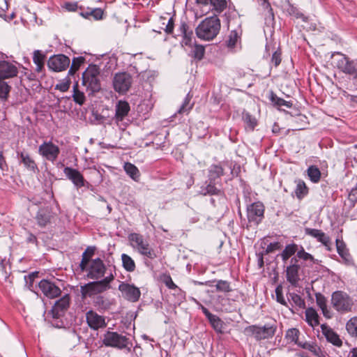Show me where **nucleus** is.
I'll return each instance as SVG.
<instances>
[{
	"label": "nucleus",
	"instance_id": "obj_1",
	"mask_svg": "<svg viewBox=\"0 0 357 357\" xmlns=\"http://www.w3.org/2000/svg\"><path fill=\"white\" fill-rule=\"evenodd\" d=\"M220 27V20L216 15L206 17L196 28V35L202 40H211L217 36Z\"/></svg>",
	"mask_w": 357,
	"mask_h": 357
},
{
	"label": "nucleus",
	"instance_id": "obj_2",
	"mask_svg": "<svg viewBox=\"0 0 357 357\" xmlns=\"http://www.w3.org/2000/svg\"><path fill=\"white\" fill-rule=\"evenodd\" d=\"M277 324L275 321L266 323L263 326L251 325L245 328L244 334L248 337H254L257 341L272 338L276 332Z\"/></svg>",
	"mask_w": 357,
	"mask_h": 357
},
{
	"label": "nucleus",
	"instance_id": "obj_3",
	"mask_svg": "<svg viewBox=\"0 0 357 357\" xmlns=\"http://www.w3.org/2000/svg\"><path fill=\"white\" fill-rule=\"evenodd\" d=\"M128 240L130 243V246L141 255L145 256L150 259H153L158 257L154 249L150 246L149 243L144 238L143 235L138 233H131L128 235Z\"/></svg>",
	"mask_w": 357,
	"mask_h": 357
},
{
	"label": "nucleus",
	"instance_id": "obj_4",
	"mask_svg": "<svg viewBox=\"0 0 357 357\" xmlns=\"http://www.w3.org/2000/svg\"><path fill=\"white\" fill-rule=\"evenodd\" d=\"M332 63L334 67L344 74L357 78V64L345 54L336 52L332 54Z\"/></svg>",
	"mask_w": 357,
	"mask_h": 357
},
{
	"label": "nucleus",
	"instance_id": "obj_5",
	"mask_svg": "<svg viewBox=\"0 0 357 357\" xmlns=\"http://www.w3.org/2000/svg\"><path fill=\"white\" fill-rule=\"evenodd\" d=\"M100 69L96 65H89L82 73V85L92 93L100 89Z\"/></svg>",
	"mask_w": 357,
	"mask_h": 357
},
{
	"label": "nucleus",
	"instance_id": "obj_6",
	"mask_svg": "<svg viewBox=\"0 0 357 357\" xmlns=\"http://www.w3.org/2000/svg\"><path fill=\"white\" fill-rule=\"evenodd\" d=\"M331 303L334 309L341 313L351 312L354 305L352 298L342 291H336L333 293Z\"/></svg>",
	"mask_w": 357,
	"mask_h": 357
},
{
	"label": "nucleus",
	"instance_id": "obj_7",
	"mask_svg": "<svg viewBox=\"0 0 357 357\" xmlns=\"http://www.w3.org/2000/svg\"><path fill=\"white\" fill-rule=\"evenodd\" d=\"M102 343L106 347L123 349L128 347L129 339L117 332L107 331L103 335Z\"/></svg>",
	"mask_w": 357,
	"mask_h": 357
},
{
	"label": "nucleus",
	"instance_id": "obj_8",
	"mask_svg": "<svg viewBox=\"0 0 357 357\" xmlns=\"http://www.w3.org/2000/svg\"><path fill=\"white\" fill-rule=\"evenodd\" d=\"M132 84V77L127 72L117 73L114 75L112 84L116 92L120 94L126 93Z\"/></svg>",
	"mask_w": 357,
	"mask_h": 357
},
{
	"label": "nucleus",
	"instance_id": "obj_9",
	"mask_svg": "<svg viewBox=\"0 0 357 357\" xmlns=\"http://www.w3.org/2000/svg\"><path fill=\"white\" fill-rule=\"evenodd\" d=\"M304 267V264L298 263V259L295 257H291L289 260V264L286 267V279L292 286L297 287L301 280L300 271L301 267Z\"/></svg>",
	"mask_w": 357,
	"mask_h": 357
},
{
	"label": "nucleus",
	"instance_id": "obj_10",
	"mask_svg": "<svg viewBox=\"0 0 357 357\" xmlns=\"http://www.w3.org/2000/svg\"><path fill=\"white\" fill-rule=\"evenodd\" d=\"M38 153L46 160L54 163L60 154V149L52 141L44 142L38 147Z\"/></svg>",
	"mask_w": 357,
	"mask_h": 357
},
{
	"label": "nucleus",
	"instance_id": "obj_11",
	"mask_svg": "<svg viewBox=\"0 0 357 357\" xmlns=\"http://www.w3.org/2000/svg\"><path fill=\"white\" fill-rule=\"evenodd\" d=\"M264 214V206L260 202H256L250 204L247 208V217L249 223L258 225L263 220Z\"/></svg>",
	"mask_w": 357,
	"mask_h": 357
},
{
	"label": "nucleus",
	"instance_id": "obj_12",
	"mask_svg": "<svg viewBox=\"0 0 357 357\" xmlns=\"http://www.w3.org/2000/svg\"><path fill=\"white\" fill-rule=\"evenodd\" d=\"M70 65V59L64 54L54 55L49 58L47 67L54 72L65 70Z\"/></svg>",
	"mask_w": 357,
	"mask_h": 357
},
{
	"label": "nucleus",
	"instance_id": "obj_13",
	"mask_svg": "<svg viewBox=\"0 0 357 357\" xmlns=\"http://www.w3.org/2000/svg\"><path fill=\"white\" fill-rule=\"evenodd\" d=\"M109 289L105 283L102 280H98L94 282H90L84 286L81 287V293L84 297L96 295L98 294L102 293L106 290Z\"/></svg>",
	"mask_w": 357,
	"mask_h": 357
},
{
	"label": "nucleus",
	"instance_id": "obj_14",
	"mask_svg": "<svg viewBox=\"0 0 357 357\" xmlns=\"http://www.w3.org/2000/svg\"><path fill=\"white\" fill-rule=\"evenodd\" d=\"M119 290L122 293L123 296L130 302L138 301L141 296L139 289L133 284L121 282L119 285Z\"/></svg>",
	"mask_w": 357,
	"mask_h": 357
},
{
	"label": "nucleus",
	"instance_id": "obj_15",
	"mask_svg": "<svg viewBox=\"0 0 357 357\" xmlns=\"http://www.w3.org/2000/svg\"><path fill=\"white\" fill-rule=\"evenodd\" d=\"M38 287L44 296L53 299L59 297L61 294L60 288L54 282L49 280L43 279L38 283Z\"/></svg>",
	"mask_w": 357,
	"mask_h": 357
},
{
	"label": "nucleus",
	"instance_id": "obj_16",
	"mask_svg": "<svg viewBox=\"0 0 357 357\" xmlns=\"http://www.w3.org/2000/svg\"><path fill=\"white\" fill-rule=\"evenodd\" d=\"M86 321L89 327L94 331L103 328L107 326L105 317L92 310L86 313Z\"/></svg>",
	"mask_w": 357,
	"mask_h": 357
},
{
	"label": "nucleus",
	"instance_id": "obj_17",
	"mask_svg": "<svg viewBox=\"0 0 357 357\" xmlns=\"http://www.w3.org/2000/svg\"><path fill=\"white\" fill-rule=\"evenodd\" d=\"M70 300L69 294H66L56 301L50 310V314H52L53 318L58 319L63 315L65 311L69 307Z\"/></svg>",
	"mask_w": 357,
	"mask_h": 357
},
{
	"label": "nucleus",
	"instance_id": "obj_18",
	"mask_svg": "<svg viewBox=\"0 0 357 357\" xmlns=\"http://www.w3.org/2000/svg\"><path fill=\"white\" fill-rule=\"evenodd\" d=\"M106 267L100 258H96L92 260L88 276L91 279L98 280L102 278L105 273Z\"/></svg>",
	"mask_w": 357,
	"mask_h": 357
},
{
	"label": "nucleus",
	"instance_id": "obj_19",
	"mask_svg": "<svg viewBox=\"0 0 357 357\" xmlns=\"http://www.w3.org/2000/svg\"><path fill=\"white\" fill-rule=\"evenodd\" d=\"M178 36L183 37L182 44L186 46L192 47L193 43V31L185 22H181L178 28Z\"/></svg>",
	"mask_w": 357,
	"mask_h": 357
},
{
	"label": "nucleus",
	"instance_id": "obj_20",
	"mask_svg": "<svg viewBox=\"0 0 357 357\" xmlns=\"http://www.w3.org/2000/svg\"><path fill=\"white\" fill-rule=\"evenodd\" d=\"M52 218L53 213L52 209L49 207H43L38 211L35 218L39 227H45L51 222Z\"/></svg>",
	"mask_w": 357,
	"mask_h": 357
},
{
	"label": "nucleus",
	"instance_id": "obj_21",
	"mask_svg": "<svg viewBox=\"0 0 357 357\" xmlns=\"http://www.w3.org/2000/svg\"><path fill=\"white\" fill-rule=\"evenodd\" d=\"M321 329L323 335L328 342L339 347L342 345V341L340 338L339 335L327 324H321Z\"/></svg>",
	"mask_w": 357,
	"mask_h": 357
},
{
	"label": "nucleus",
	"instance_id": "obj_22",
	"mask_svg": "<svg viewBox=\"0 0 357 357\" xmlns=\"http://www.w3.org/2000/svg\"><path fill=\"white\" fill-rule=\"evenodd\" d=\"M18 73L17 68L6 61H0V79L15 77Z\"/></svg>",
	"mask_w": 357,
	"mask_h": 357
},
{
	"label": "nucleus",
	"instance_id": "obj_23",
	"mask_svg": "<svg viewBox=\"0 0 357 357\" xmlns=\"http://www.w3.org/2000/svg\"><path fill=\"white\" fill-rule=\"evenodd\" d=\"M335 244L337 252L344 261V264L347 266L353 265L354 260L343 240L337 238L335 241Z\"/></svg>",
	"mask_w": 357,
	"mask_h": 357
},
{
	"label": "nucleus",
	"instance_id": "obj_24",
	"mask_svg": "<svg viewBox=\"0 0 357 357\" xmlns=\"http://www.w3.org/2000/svg\"><path fill=\"white\" fill-rule=\"evenodd\" d=\"M130 109V105L125 100H119L115 107V121L119 122L128 114Z\"/></svg>",
	"mask_w": 357,
	"mask_h": 357
},
{
	"label": "nucleus",
	"instance_id": "obj_25",
	"mask_svg": "<svg viewBox=\"0 0 357 357\" xmlns=\"http://www.w3.org/2000/svg\"><path fill=\"white\" fill-rule=\"evenodd\" d=\"M294 257L296 258L298 261L303 260L305 263L304 266L308 265L312 266L317 263V259H315L311 254L305 252L302 245L298 247V252Z\"/></svg>",
	"mask_w": 357,
	"mask_h": 357
},
{
	"label": "nucleus",
	"instance_id": "obj_26",
	"mask_svg": "<svg viewBox=\"0 0 357 357\" xmlns=\"http://www.w3.org/2000/svg\"><path fill=\"white\" fill-rule=\"evenodd\" d=\"M198 192L204 196L219 195L221 191L217 188L212 180L204 181L200 186Z\"/></svg>",
	"mask_w": 357,
	"mask_h": 357
},
{
	"label": "nucleus",
	"instance_id": "obj_27",
	"mask_svg": "<svg viewBox=\"0 0 357 357\" xmlns=\"http://www.w3.org/2000/svg\"><path fill=\"white\" fill-rule=\"evenodd\" d=\"M298 247L294 243L287 244L282 252L278 255V257H280L282 261L286 264L289 259L290 260L291 257H294L295 254L296 255Z\"/></svg>",
	"mask_w": 357,
	"mask_h": 357
},
{
	"label": "nucleus",
	"instance_id": "obj_28",
	"mask_svg": "<svg viewBox=\"0 0 357 357\" xmlns=\"http://www.w3.org/2000/svg\"><path fill=\"white\" fill-rule=\"evenodd\" d=\"M20 162L29 170L35 172L38 170V167L33 159L26 152L17 153Z\"/></svg>",
	"mask_w": 357,
	"mask_h": 357
},
{
	"label": "nucleus",
	"instance_id": "obj_29",
	"mask_svg": "<svg viewBox=\"0 0 357 357\" xmlns=\"http://www.w3.org/2000/svg\"><path fill=\"white\" fill-rule=\"evenodd\" d=\"M298 346L304 349H307L317 357H326V354L314 342H298Z\"/></svg>",
	"mask_w": 357,
	"mask_h": 357
},
{
	"label": "nucleus",
	"instance_id": "obj_30",
	"mask_svg": "<svg viewBox=\"0 0 357 357\" xmlns=\"http://www.w3.org/2000/svg\"><path fill=\"white\" fill-rule=\"evenodd\" d=\"M305 321L312 327L319 324V317L317 311L313 307H308L305 312Z\"/></svg>",
	"mask_w": 357,
	"mask_h": 357
},
{
	"label": "nucleus",
	"instance_id": "obj_31",
	"mask_svg": "<svg viewBox=\"0 0 357 357\" xmlns=\"http://www.w3.org/2000/svg\"><path fill=\"white\" fill-rule=\"evenodd\" d=\"M287 297L289 302H292V303H291L292 307L295 306L299 309L305 308V300L300 295L294 292H288L287 294Z\"/></svg>",
	"mask_w": 357,
	"mask_h": 357
},
{
	"label": "nucleus",
	"instance_id": "obj_32",
	"mask_svg": "<svg viewBox=\"0 0 357 357\" xmlns=\"http://www.w3.org/2000/svg\"><path fill=\"white\" fill-rule=\"evenodd\" d=\"M45 55L40 50H35L33 53V61L36 64V71L41 73L44 68Z\"/></svg>",
	"mask_w": 357,
	"mask_h": 357
},
{
	"label": "nucleus",
	"instance_id": "obj_33",
	"mask_svg": "<svg viewBox=\"0 0 357 357\" xmlns=\"http://www.w3.org/2000/svg\"><path fill=\"white\" fill-rule=\"evenodd\" d=\"M122 261V267L129 273L134 272L136 269V264L134 259L126 253H123L121 256Z\"/></svg>",
	"mask_w": 357,
	"mask_h": 357
},
{
	"label": "nucleus",
	"instance_id": "obj_34",
	"mask_svg": "<svg viewBox=\"0 0 357 357\" xmlns=\"http://www.w3.org/2000/svg\"><path fill=\"white\" fill-rule=\"evenodd\" d=\"M72 97L73 101L79 105H82L86 101L84 93L79 89V84L77 82H76L73 86Z\"/></svg>",
	"mask_w": 357,
	"mask_h": 357
},
{
	"label": "nucleus",
	"instance_id": "obj_35",
	"mask_svg": "<svg viewBox=\"0 0 357 357\" xmlns=\"http://www.w3.org/2000/svg\"><path fill=\"white\" fill-rule=\"evenodd\" d=\"M96 251V247L94 246H89L86 248L85 251L82 254V258L81 262L79 264V267L81 270L84 271L86 269L88 263L89 262L91 258L94 255Z\"/></svg>",
	"mask_w": 357,
	"mask_h": 357
},
{
	"label": "nucleus",
	"instance_id": "obj_36",
	"mask_svg": "<svg viewBox=\"0 0 357 357\" xmlns=\"http://www.w3.org/2000/svg\"><path fill=\"white\" fill-rule=\"evenodd\" d=\"M241 34L242 30L241 29L231 31L228 40L226 41L227 46L229 48L234 47L240 40Z\"/></svg>",
	"mask_w": 357,
	"mask_h": 357
},
{
	"label": "nucleus",
	"instance_id": "obj_37",
	"mask_svg": "<svg viewBox=\"0 0 357 357\" xmlns=\"http://www.w3.org/2000/svg\"><path fill=\"white\" fill-rule=\"evenodd\" d=\"M294 193L299 200H301L308 194V188L303 180H298Z\"/></svg>",
	"mask_w": 357,
	"mask_h": 357
},
{
	"label": "nucleus",
	"instance_id": "obj_38",
	"mask_svg": "<svg viewBox=\"0 0 357 357\" xmlns=\"http://www.w3.org/2000/svg\"><path fill=\"white\" fill-rule=\"evenodd\" d=\"M346 330L351 337L357 339V316L353 317L347 321Z\"/></svg>",
	"mask_w": 357,
	"mask_h": 357
},
{
	"label": "nucleus",
	"instance_id": "obj_39",
	"mask_svg": "<svg viewBox=\"0 0 357 357\" xmlns=\"http://www.w3.org/2000/svg\"><path fill=\"white\" fill-rule=\"evenodd\" d=\"M212 328L218 333H222L224 328V322L221 319L215 314H213L208 319Z\"/></svg>",
	"mask_w": 357,
	"mask_h": 357
},
{
	"label": "nucleus",
	"instance_id": "obj_40",
	"mask_svg": "<svg viewBox=\"0 0 357 357\" xmlns=\"http://www.w3.org/2000/svg\"><path fill=\"white\" fill-rule=\"evenodd\" d=\"M270 100L271 102L278 108L284 106L287 108H291L293 103L290 101H287L281 98L278 97L273 92L271 93Z\"/></svg>",
	"mask_w": 357,
	"mask_h": 357
},
{
	"label": "nucleus",
	"instance_id": "obj_41",
	"mask_svg": "<svg viewBox=\"0 0 357 357\" xmlns=\"http://www.w3.org/2000/svg\"><path fill=\"white\" fill-rule=\"evenodd\" d=\"M299 335V330L296 328H292L287 330L285 335V338L287 340L288 342H294L298 345V342H300L298 341Z\"/></svg>",
	"mask_w": 357,
	"mask_h": 357
},
{
	"label": "nucleus",
	"instance_id": "obj_42",
	"mask_svg": "<svg viewBox=\"0 0 357 357\" xmlns=\"http://www.w3.org/2000/svg\"><path fill=\"white\" fill-rule=\"evenodd\" d=\"M124 169L126 174L131 178H136L139 176V171L133 164L130 162H126L124 164Z\"/></svg>",
	"mask_w": 357,
	"mask_h": 357
},
{
	"label": "nucleus",
	"instance_id": "obj_43",
	"mask_svg": "<svg viewBox=\"0 0 357 357\" xmlns=\"http://www.w3.org/2000/svg\"><path fill=\"white\" fill-rule=\"evenodd\" d=\"M208 173L210 178H218L223 176V169L220 165H213L209 167Z\"/></svg>",
	"mask_w": 357,
	"mask_h": 357
},
{
	"label": "nucleus",
	"instance_id": "obj_44",
	"mask_svg": "<svg viewBox=\"0 0 357 357\" xmlns=\"http://www.w3.org/2000/svg\"><path fill=\"white\" fill-rule=\"evenodd\" d=\"M192 50L191 51V55L198 60H201L205 52L204 47L202 45H197L195 43L192 45Z\"/></svg>",
	"mask_w": 357,
	"mask_h": 357
},
{
	"label": "nucleus",
	"instance_id": "obj_45",
	"mask_svg": "<svg viewBox=\"0 0 357 357\" xmlns=\"http://www.w3.org/2000/svg\"><path fill=\"white\" fill-rule=\"evenodd\" d=\"M209 4H211L216 13H220L222 12L227 6L226 0H210Z\"/></svg>",
	"mask_w": 357,
	"mask_h": 357
},
{
	"label": "nucleus",
	"instance_id": "obj_46",
	"mask_svg": "<svg viewBox=\"0 0 357 357\" xmlns=\"http://www.w3.org/2000/svg\"><path fill=\"white\" fill-rule=\"evenodd\" d=\"M215 287L218 291H221V292H225V293L231 291L230 283L227 280H219L216 281V284H215Z\"/></svg>",
	"mask_w": 357,
	"mask_h": 357
},
{
	"label": "nucleus",
	"instance_id": "obj_47",
	"mask_svg": "<svg viewBox=\"0 0 357 357\" xmlns=\"http://www.w3.org/2000/svg\"><path fill=\"white\" fill-rule=\"evenodd\" d=\"M275 292L277 302L289 307L288 303L283 296L282 285H278L275 288Z\"/></svg>",
	"mask_w": 357,
	"mask_h": 357
},
{
	"label": "nucleus",
	"instance_id": "obj_48",
	"mask_svg": "<svg viewBox=\"0 0 357 357\" xmlns=\"http://www.w3.org/2000/svg\"><path fill=\"white\" fill-rule=\"evenodd\" d=\"M63 171L66 176L68 178H83L79 172L75 169L70 167H66Z\"/></svg>",
	"mask_w": 357,
	"mask_h": 357
},
{
	"label": "nucleus",
	"instance_id": "obj_49",
	"mask_svg": "<svg viewBox=\"0 0 357 357\" xmlns=\"http://www.w3.org/2000/svg\"><path fill=\"white\" fill-rule=\"evenodd\" d=\"M243 119L244 122L252 129L253 130L254 128L257 125V121L255 117H253L252 115H250L249 113L245 112L243 113Z\"/></svg>",
	"mask_w": 357,
	"mask_h": 357
},
{
	"label": "nucleus",
	"instance_id": "obj_50",
	"mask_svg": "<svg viewBox=\"0 0 357 357\" xmlns=\"http://www.w3.org/2000/svg\"><path fill=\"white\" fill-rule=\"evenodd\" d=\"M307 176L310 178H320L321 173L317 166L311 165L307 169Z\"/></svg>",
	"mask_w": 357,
	"mask_h": 357
},
{
	"label": "nucleus",
	"instance_id": "obj_51",
	"mask_svg": "<svg viewBox=\"0 0 357 357\" xmlns=\"http://www.w3.org/2000/svg\"><path fill=\"white\" fill-rule=\"evenodd\" d=\"M165 285L170 289H178V290L181 291V296L182 298H185V293L183 291H181V289H180L176 284H174V282H173L172 278L168 275L166 277L165 280Z\"/></svg>",
	"mask_w": 357,
	"mask_h": 357
},
{
	"label": "nucleus",
	"instance_id": "obj_52",
	"mask_svg": "<svg viewBox=\"0 0 357 357\" xmlns=\"http://www.w3.org/2000/svg\"><path fill=\"white\" fill-rule=\"evenodd\" d=\"M10 87L6 82L0 79V98L6 99L8 95Z\"/></svg>",
	"mask_w": 357,
	"mask_h": 357
},
{
	"label": "nucleus",
	"instance_id": "obj_53",
	"mask_svg": "<svg viewBox=\"0 0 357 357\" xmlns=\"http://www.w3.org/2000/svg\"><path fill=\"white\" fill-rule=\"evenodd\" d=\"M70 83L71 82L70 79L66 78L60 83L57 84L55 86V89L59 90L61 92H66L69 89Z\"/></svg>",
	"mask_w": 357,
	"mask_h": 357
},
{
	"label": "nucleus",
	"instance_id": "obj_54",
	"mask_svg": "<svg viewBox=\"0 0 357 357\" xmlns=\"http://www.w3.org/2000/svg\"><path fill=\"white\" fill-rule=\"evenodd\" d=\"M190 98L188 95L178 111L179 114L188 113L191 109L192 105H190Z\"/></svg>",
	"mask_w": 357,
	"mask_h": 357
},
{
	"label": "nucleus",
	"instance_id": "obj_55",
	"mask_svg": "<svg viewBox=\"0 0 357 357\" xmlns=\"http://www.w3.org/2000/svg\"><path fill=\"white\" fill-rule=\"evenodd\" d=\"M281 248L282 245L279 242L271 243L267 245L264 252V254L268 255L269 253L274 252L275 250H280Z\"/></svg>",
	"mask_w": 357,
	"mask_h": 357
},
{
	"label": "nucleus",
	"instance_id": "obj_56",
	"mask_svg": "<svg viewBox=\"0 0 357 357\" xmlns=\"http://www.w3.org/2000/svg\"><path fill=\"white\" fill-rule=\"evenodd\" d=\"M316 303L320 309L324 308L327 305L326 297L321 293H316Z\"/></svg>",
	"mask_w": 357,
	"mask_h": 357
},
{
	"label": "nucleus",
	"instance_id": "obj_57",
	"mask_svg": "<svg viewBox=\"0 0 357 357\" xmlns=\"http://www.w3.org/2000/svg\"><path fill=\"white\" fill-rule=\"evenodd\" d=\"M25 241L26 243L33 244L36 247L38 245V241L37 237L29 231H26V237Z\"/></svg>",
	"mask_w": 357,
	"mask_h": 357
},
{
	"label": "nucleus",
	"instance_id": "obj_58",
	"mask_svg": "<svg viewBox=\"0 0 357 357\" xmlns=\"http://www.w3.org/2000/svg\"><path fill=\"white\" fill-rule=\"evenodd\" d=\"M72 181L77 190L80 188L86 189L89 186L87 180H72Z\"/></svg>",
	"mask_w": 357,
	"mask_h": 357
},
{
	"label": "nucleus",
	"instance_id": "obj_59",
	"mask_svg": "<svg viewBox=\"0 0 357 357\" xmlns=\"http://www.w3.org/2000/svg\"><path fill=\"white\" fill-rule=\"evenodd\" d=\"M317 240L321 243L324 246H327L329 243V241L331 240L330 237L327 236L324 232L322 231L319 233V234L316 238Z\"/></svg>",
	"mask_w": 357,
	"mask_h": 357
},
{
	"label": "nucleus",
	"instance_id": "obj_60",
	"mask_svg": "<svg viewBox=\"0 0 357 357\" xmlns=\"http://www.w3.org/2000/svg\"><path fill=\"white\" fill-rule=\"evenodd\" d=\"M317 240L321 243L324 246H327L329 243V241L331 240L330 237L327 236L324 232L322 231L319 233V234L316 238Z\"/></svg>",
	"mask_w": 357,
	"mask_h": 357
},
{
	"label": "nucleus",
	"instance_id": "obj_61",
	"mask_svg": "<svg viewBox=\"0 0 357 357\" xmlns=\"http://www.w3.org/2000/svg\"><path fill=\"white\" fill-rule=\"evenodd\" d=\"M317 240L321 243L324 246H327L329 243V241L331 240L330 237L327 236L324 232L322 231L319 233V234L316 238Z\"/></svg>",
	"mask_w": 357,
	"mask_h": 357
},
{
	"label": "nucleus",
	"instance_id": "obj_62",
	"mask_svg": "<svg viewBox=\"0 0 357 357\" xmlns=\"http://www.w3.org/2000/svg\"><path fill=\"white\" fill-rule=\"evenodd\" d=\"M262 6L267 11V17L271 18V20L274 19V14L273 9L270 5V3L267 1V0H262Z\"/></svg>",
	"mask_w": 357,
	"mask_h": 357
},
{
	"label": "nucleus",
	"instance_id": "obj_63",
	"mask_svg": "<svg viewBox=\"0 0 357 357\" xmlns=\"http://www.w3.org/2000/svg\"><path fill=\"white\" fill-rule=\"evenodd\" d=\"M174 20L173 17H169L167 21V23L165 24V27L164 29L165 31L167 34H171L174 31Z\"/></svg>",
	"mask_w": 357,
	"mask_h": 357
},
{
	"label": "nucleus",
	"instance_id": "obj_64",
	"mask_svg": "<svg viewBox=\"0 0 357 357\" xmlns=\"http://www.w3.org/2000/svg\"><path fill=\"white\" fill-rule=\"evenodd\" d=\"M271 61L275 67L278 66L281 62V53L278 51L275 52L273 54Z\"/></svg>",
	"mask_w": 357,
	"mask_h": 357
}]
</instances>
